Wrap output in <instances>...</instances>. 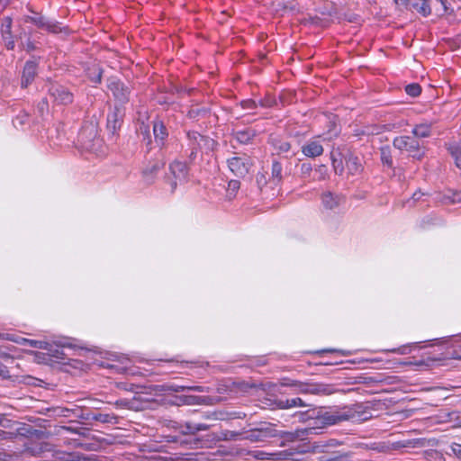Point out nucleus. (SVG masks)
Returning a JSON list of instances; mask_svg holds the SVG:
<instances>
[{
    "mask_svg": "<svg viewBox=\"0 0 461 461\" xmlns=\"http://www.w3.org/2000/svg\"><path fill=\"white\" fill-rule=\"evenodd\" d=\"M187 140H188V149L190 153L188 154V158L190 161H194L199 150L209 152L212 151L218 146V142L213 139L200 134L197 131H192L186 133Z\"/></svg>",
    "mask_w": 461,
    "mask_h": 461,
    "instance_id": "1",
    "label": "nucleus"
},
{
    "mask_svg": "<svg viewBox=\"0 0 461 461\" xmlns=\"http://www.w3.org/2000/svg\"><path fill=\"white\" fill-rule=\"evenodd\" d=\"M77 141L86 150H96L101 144L97 125L92 122H85L78 132Z\"/></svg>",
    "mask_w": 461,
    "mask_h": 461,
    "instance_id": "2",
    "label": "nucleus"
},
{
    "mask_svg": "<svg viewBox=\"0 0 461 461\" xmlns=\"http://www.w3.org/2000/svg\"><path fill=\"white\" fill-rule=\"evenodd\" d=\"M340 442L337 439H329L327 441H314L309 444V451L314 454H327L319 458V461H340L342 455L332 449L339 446Z\"/></svg>",
    "mask_w": 461,
    "mask_h": 461,
    "instance_id": "3",
    "label": "nucleus"
},
{
    "mask_svg": "<svg viewBox=\"0 0 461 461\" xmlns=\"http://www.w3.org/2000/svg\"><path fill=\"white\" fill-rule=\"evenodd\" d=\"M32 15H27L24 18L26 23H32L39 29L45 30L50 33H65L68 34L69 30L66 26H61L59 22L42 15L40 13L32 12Z\"/></svg>",
    "mask_w": 461,
    "mask_h": 461,
    "instance_id": "4",
    "label": "nucleus"
},
{
    "mask_svg": "<svg viewBox=\"0 0 461 461\" xmlns=\"http://www.w3.org/2000/svg\"><path fill=\"white\" fill-rule=\"evenodd\" d=\"M393 145L401 151L409 152L413 158L418 160H420L425 155L420 142L414 136L396 137L393 141Z\"/></svg>",
    "mask_w": 461,
    "mask_h": 461,
    "instance_id": "5",
    "label": "nucleus"
},
{
    "mask_svg": "<svg viewBox=\"0 0 461 461\" xmlns=\"http://www.w3.org/2000/svg\"><path fill=\"white\" fill-rule=\"evenodd\" d=\"M279 436L280 432L276 429V425L261 422L258 427L247 431L242 438L251 442H264L269 438Z\"/></svg>",
    "mask_w": 461,
    "mask_h": 461,
    "instance_id": "6",
    "label": "nucleus"
},
{
    "mask_svg": "<svg viewBox=\"0 0 461 461\" xmlns=\"http://www.w3.org/2000/svg\"><path fill=\"white\" fill-rule=\"evenodd\" d=\"M227 165L234 176L243 178L249 174V169L253 166V162L250 157L243 154L228 158Z\"/></svg>",
    "mask_w": 461,
    "mask_h": 461,
    "instance_id": "7",
    "label": "nucleus"
},
{
    "mask_svg": "<svg viewBox=\"0 0 461 461\" xmlns=\"http://www.w3.org/2000/svg\"><path fill=\"white\" fill-rule=\"evenodd\" d=\"M343 412L346 420H366L372 417L370 407L364 403H357L349 407H344Z\"/></svg>",
    "mask_w": 461,
    "mask_h": 461,
    "instance_id": "8",
    "label": "nucleus"
},
{
    "mask_svg": "<svg viewBox=\"0 0 461 461\" xmlns=\"http://www.w3.org/2000/svg\"><path fill=\"white\" fill-rule=\"evenodd\" d=\"M298 390L303 393L330 395L336 392L332 384L323 383H299Z\"/></svg>",
    "mask_w": 461,
    "mask_h": 461,
    "instance_id": "9",
    "label": "nucleus"
},
{
    "mask_svg": "<svg viewBox=\"0 0 461 461\" xmlns=\"http://www.w3.org/2000/svg\"><path fill=\"white\" fill-rule=\"evenodd\" d=\"M344 420H346L343 409L339 411H330L319 414L314 420V425H316L317 428H320L335 425Z\"/></svg>",
    "mask_w": 461,
    "mask_h": 461,
    "instance_id": "10",
    "label": "nucleus"
},
{
    "mask_svg": "<svg viewBox=\"0 0 461 461\" xmlns=\"http://www.w3.org/2000/svg\"><path fill=\"white\" fill-rule=\"evenodd\" d=\"M108 88L112 91L115 100L119 104H124L129 102L131 89L124 83L111 78L109 79Z\"/></svg>",
    "mask_w": 461,
    "mask_h": 461,
    "instance_id": "11",
    "label": "nucleus"
},
{
    "mask_svg": "<svg viewBox=\"0 0 461 461\" xmlns=\"http://www.w3.org/2000/svg\"><path fill=\"white\" fill-rule=\"evenodd\" d=\"M50 95L53 97L54 102H56L59 104H69L74 100V95L73 93L67 87L53 84L49 88Z\"/></svg>",
    "mask_w": 461,
    "mask_h": 461,
    "instance_id": "12",
    "label": "nucleus"
},
{
    "mask_svg": "<svg viewBox=\"0 0 461 461\" xmlns=\"http://www.w3.org/2000/svg\"><path fill=\"white\" fill-rule=\"evenodd\" d=\"M169 169L175 178V180L172 181L170 184L173 192L177 186V181H185L188 175V167L187 165L184 162L174 161L173 163L170 164Z\"/></svg>",
    "mask_w": 461,
    "mask_h": 461,
    "instance_id": "13",
    "label": "nucleus"
},
{
    "mask_svg": "<svg viewBox=\"0 0 461 461\" xmlns=\"http://www.w3.org/2000/svg\"><path fill=\"white\" fill-rule=\"evenodd\" d=\"M37 74L38 63L34 60H27L22 72L21 86L23 88L28 87L33 82Z\"/></svg>",
    "mask_w": 461,
    "mask_h": 461,
    "instance_id": "14",
    "label": "nucleus"
},
{
    "mask_svg": "<svg viewBox=\"0 0 461 461\" xmlns=\"http://www.w3.org/2000/svg\"><path fill=\"white\" fill-rule=\"evenodd\" d=\"M181 402L188 405H212L221 401V397L212 396H196V395H182L179 397Z\"/></svg>",
    "mask_w": 461,
    "mask_h": 461,
    "instance_id": "15",
    "label": "nucleus"
},
{
    "mask_svg": "<svg viewBox=\"0 0 461 461\" xmlns=\"http://www.w3.org/2000/svg\"><path fill=\"white\" fill-rule=\"evenodd\" d=\"M321 203L325 209L335 210L340 204L345 203V196L330 191H326L321 195Z\"/></svg>",
    "mask_w": 461,
    "mask_h": 461,
    "instance_id": "16",
    "label": "nucleus"
},
{
    "mask_svg": "<svg viewBox=\"0 0 461 461\" xmlns=\"http://www.w3.org/2000/svg\"><path fill=\"white\" fill-rule=\"evenodd\" d=\"M345 163L348 173L351 175L359 174L363 170L358 156L347 148L345 149Z\"/></svg>",
    "mask_w": 461,
    "mask_h": 461,
    "instance_id": "17",
    "label": "nucleus"
},
{
    "mask_svg": "<svg viewBox=\"0 0 461 461\" xmlns=\"http://www.w3.org/2000/svg\"><path fill=\"white\" fill-rule=\"evenodd\" d=\"M409 445H410L409 442H402V441L392 442V443L391 442H377V443L372 444L371 449L375 450L377 452H381V453H388V452H391L392 450H397L402 447H409Z\"/></svg>",
    "mask_w": 461,
    "mask_h": 461,
    "instance_id": "18",
    "label": "nucleus"
},
{
    "mask_svg": "<svg viewBox=\"0 0 461 461\" xmlns=\"http://www.w3.org/2000/svg\"><path fill=\"white\" fill-rule=\"evenodd\" d=\"M164 165L165 163L161 160H157L147 165L142 171V176L145 181L149 184H151L156 175L164 167Z\"/></svg>",
    "mask_w": 461,
    "mask_h": 461,
    "instance_id": "19",
    "label": "nucleus"
},
{
    "mask_svg": "<svg viewBox=\"0 0 461 461\" xmlns=\"http://www.w3.org/2000/svg\"><path fill=\"white\" fill-rule=\"evenodd\" d=\"M2 37L5 41V45L8 50L14 49V40L12 35V19L6 17L2 24L1 29Z\"/></svg>",
    "mask_w": 461,
    "mask_h": 461,
    "instance_id": "20",
    "label": "nucleus"
},
{
    "mask_svg": "<svg viewBox=\"0 0 461 461\" xmlns=\"http://www.w3.org/2000/svg\"><path fill=\"white\" fill-rule=\"evenodd\" d=\"M302 151L307 157L315 158L323 153V147L319 140H313L304 144L302 147Z\"/></svg>",
    "mask_w": 461,
    "mask_h": 461,
    "instance_id": "21",
    "label": "nucleus"
},
{
    "mask_svg": "<svg viewBox=\"0 0 461 461\" xmlns=\"http://www.w3.org/2000/svg\"><path fill=\"white\" fill-rule=\"evenodd\" d=\"M153 133L156 142L162 148L165 144V140L168 136L167 130L163 122L157 121L153 122Z\"/></svg>",
    "mask_w": 461,
    "mask_h": 461,
    "instance_id": "22",
    "label": "nucleus"
},
{
    "mask_svg": "<svg viewBox=\"0 0 461 461\" xmlns=\"http://www.w3.org/2000/svg\"><path fill=\"white\" fill-rule=\"evenodd\" d=\"M345 149H338L331 152V161H332V167L334 168V171L337 175H342L344 172V165L343 162L345 161Z\"/></svg>",
    "mask_w": 461,
    "mask_h": 461,
    "instance_id": "23",
    "label": "nucleus"
},
{
    "mask_svg": "<svg viewBox=\"0 0 461 461\" xmlns=\"http://www.w3.org/2000/svg\"><path fill=\"white\" fill-rule=\"evenodd\" d=\"M231 135L240 144H249L256 136V131L250 128L234 131Z\"/></svg>",
    "mask_w": 461,
    "mask_h": 461,
    "instance_id": "24",
    "label": "nucleus"
},
{
    "mask_svg": "<svg viewBox=\"0 0 461 461\" xmlns=\"http://www.w3.org/2000/svg\"><path fill=\"white\" fill-rule=\"evenodd\" d=\"M86 76L95 84L101 83L103 69L98 64H93L86 68Z\"/></svg>",
    "mask_w": 461,
    "mask_h": 461,
    "instance_id": "25",
    "label": "nucleus"
},
{
    "mask_svg": "<svg viewBox=\"0 0 461 461\" xmlns=\"http://www.w3.org/2000/svg\"><path fill=\"white\" fill-rule=\"evenodd\" d=\"M279 409H290L294 407H305L306 403L299 397L286 400H278L276 402Z\"/></svg>",
    "mask_w": 461,
    "mask_h": 461,
    "instance_id": "26",
    "label": "nucleus"
},
{
    "mask_svg": "<svg viewBox=\"0 0 461 461\" xmlns=\"http://www.w3.org/2000/svg\"><path fill=\"white\" fill-rule=\"evenodd\" d=\"M77 418L82 420V423L92 425L94 422V411L89 409H77L74 411Z\"/></svg>",
    "mask_w": 461,
    "mask_h": 461,
    "instance_id": "27",
    "label": "nucleus"
},
{
    "mask_svg": "<svg viewBox=\"0 0 461 461\" xmlns=\"http://www.w3.org/2000/svg\"><path fill=\"white\" fill-rule=\"evenodd\" d=\"M411 6L423 16H428L431 14L429 0H412Z\"/></svg>",
    "mask_w": 461,
    "mask_h": 461,
    "instance_id": "28",
    "label": "nucleus"
},
{
    "mask_svg": "<svg viewBox=\"0 0 461 461\" xmlns=\"http://www.w3.org/2000/svg\"><path fill=\"white\" fill-rule=\"evenodd\" d=\"M411 132L416 139L427 138V137L430 136L431 125L429 123H420L419 125H416L412 129Z\"/></svg>",
    "mask_w": 461,
    "mask_h": 461,
    "instance_id": "29",
    "label": "nucleus"
},
{
    "mask_svg": "<svg viewBox=\"0 0 461 461\" xmlns=\"http://www.w3.org/2000/svg\"><path fill=\"white\" fill-rule=\"evenodd\" d=\"M119 113L120 109L119 107L115 106L114 111L108 114L107 117V127L109 130H111L113 132L116 131L117 128L120 127V119H119Z\"/></svg>",
    "mask_w": 461,
    "mask_h": 461,
    "instance_id": "30",
    "label": "nucleus"
},
{
    "mask_svg": "<svg viewBox=\"0 0 461 461\" xmlns=\"http://www.w3.org/2000/svg\"><path fill=\"white\" fill-rule=\"evenodd\" d=\"M282 165L276 161L273 160L272 167H271V179L270 182L274 185H277L281 182L282 176Z\"/></svg>",
    "mask_w": 461,
    "mask_h": 461,
    "instance_id": "31",
    "label": "nucleus"
},
{
    "mask_svg": "<svg viewBox=\"0 0 461 461\" xmlns=\"http://www.w3.org/2000/svg\"><path fill=\"white\" fill-rule=\"evenodd\" d=\"M94 421H99L101 423H111L117 424L118 417L113 413H94Z\"/></svg>",
    "mask_w": 461,
    "mask_h": 461,
    "instance_id": "32",
    "label": "nucleus"
},
{
    "mask_svg": "<svg viewBox=\"0 0 461 461\" xmlns=\"http://www.w3.org/2000/svg\"><path fill=\"white\" fill-rule=\"evenodd\" d=\"M380 157L383 165L387 166L390 168L393 167V158L389 146H384L380 149Z\"/></svg>",
    "mask_w": 461,
    "mask_h": 461,
    "instance_id": "33",
    "label": "nucleus"
},
{
    "mask_svg": "<svg viewBox=\"0 0 461 461\" xmlns=\"http://www.w3.org/2000/svg\"><path fill=\"white\" fill-rule=\"evenodd\" d=\"M20 40L22 41L21 45L27 52H31L37 49L35 43L31 40V36H27L25 32H21L19 35Z\"/></svg>",
    "mask_w": 461,
    "mask_h": 461,
    "instance_id": "34",
    "label": "nucleus"
},
{
    "mask_svg": "<svg viewBox=\"0 0 461 461\" xmlns=\"http://www.w3.org/2000/svg\"><path fill=\"white\" fill-rule=\"evenodd\" d=\"M30 346L32 348L44 349V350H50V343L47 341L42 340H34V339H29L25 338V341H23V346Z\"/></svg>",
    "mask_w": 461,
    "mask_h": 461,
    "instance_id": "35",
    "label": "nucleus"
},
{
    "mask_svg": "<svg viewBox=\"0 0 461 461\" xmlns=\"http://www.w3.org/2000/svg\"><path fill=\"white\" fill-rule=\"evenodd\" d=\"M209 113V110L205 107L193 106L187 113V116L191 119H196L199 117H204Z\"/></svg>",
    "mask_w": 461,
    "mask_h": 461,
    "instance_id": "36",
    "label": "nucleus"
},
{
    "mask_svg": "<svg viewBox=\"0 0 461 461\" xmlns=\"http://www.w3.org/2000/svg\"><path fill=\"white\" fill-rule=\"evenodd\" d=\"M136 401H142V399L140 398V396L134 397L132 400L120 399V400H117L114 402V404H115V406H117L119 408H125V409L132 410L135 408L134 403Z\"/></svg>",
    "mask_w": 461,
    "mask_h": 461,
    "instance_id": "37",
    "label": "nucleus"
},
{
    "mask_svg": "<svg viewBox=\"0 0 461 461\" xmlns=\"http://www.w3.org/2000/svg\"><path fill=\"white\" fill-rule=\"evenodd\" d=\"M231 386L235 389H237L240 392L247 393L249 389L256 388L257 385L255 384H249L245 381H240V382H232Z\"/></svg>",
    "mask_w": 461,
    "mask_h": 461,
    "instance_id": "38",
    "label": "nucleus"
},
{
    "mask_svg": "<svg viewBox=\"0 0 461 461\" xmlns=\"http://www.w3.org/2000/svg\"><path fill=\"white\" fill-rule=\"evenodd\" d=\"M137 132L140 136H142L143 140H147V145L151 143L150 134H149V127L146 125L144 122L140 124V127L137 129Z\"/></svg>",
    "mask_w": 461,
    "mask_h": 461,
    "instance_id": "39",
    "label": "nucleus"
},
{
    "mask_svg": "<svg viewBox=\"0 0 461 461\" xmlns=\"http://www.w3.org/2000/svg\"><path fill=\"white\" fill-rule=\"evenodd\" d=\"M442 222H443V221L440 218L434 216V215H428L421 220L420 225H421V227L426 228L428 226L437 225V224H440Z\"/></svg>",
    "mask_w": 461,
    "mask_h": 461,
    "instance_id": "40",
    "label": "nucleus"
},
{
    "mask_svg": "<svg viewBox=\"0 0 461 461\" xmlns=\"http://www.w3.org/2000/svg\"><path fill=\"white\" fill-rule=\"evenodd\" d=\"M448 150L455 159L456 166L461 169V148L458 146H451Z\"/></svg>",
    "mask_w": 461,
    "mask_h": 461,
    "instance_id": "41",
    "label": "nucleus"
},
{
    "mask_svg": "<svg viewBox=\"0 0 461 461\" xmlns=\"http://www.w3.org/2000/svg\"><path fill=\"white\" fill-rule=\"evenodd\" d=\"M18 424L20 426L16 429L15 431H14V433H17V436L30 438L32 436V426L24 424V423H23V424L18 423Z\"/></svg>",
    "mask_w": 461,
    "mask_h": 461,
    "instance_id": "42",
    "label": "nucleus"
},
{
    "mask_svg": "<svg viewBox=\"0 0 461 461\" xmlns=\"http://www.w3.org/2000/svg\"><path fill=\"white\" fill-rule=\"evenodd\" d=\"M0 339L15 342L19 345H23V341H25V338L12 333H0Z\"/></svg>",
    "mask_w": 461,
    "mask_h": 461,
    "instance_id": "43",
    "label": "nucleus"
},
{
    "mask_svg": "<svg viewBox=\"0 0 461 461\" xmlns=\"http://www.w3.org/2000/svg\"><path fill=\"white\" fill-rule=\"evenodd\" d=\"M50 355L59 359H65V353L59 345H53L50 343V350H47Z\"/></svg>",
    "mask_w": 461,
    "mask_h": 461,
    "instance_id": "44",
    "label": "nucleus"
},
{
    "mask_svg": "<svg viewBox=\"0 0 461 461\" xmlns=\"http://www.w3.org/2000/svg\"><path fill=\"white\" fill-rule=\"evenodd\" d=\"M405 92L409 95H411L412 97H416L420 95L421 87L419 84H416V83L410 84L405 86Z\"/></svg>",
    "mask_w": 461,
    "mask_h": 461,
    "instance_id": "45",
    "label": "nucleus"
},
{
    "mask_svg": "<svg viewBox=\"0 0 461 461\" xmlns=\"http://www.w3.org/2000/svg\"><path fill=\"white\" fill-rule=\"evenodd\" d=\"M182 433L185 435H194L195 434V422L185 421L181 425Z\"/></svg>",
    "mask_w": 461,
    "mask_h": 461,
    "instance_id": "46",
    "label": "nucleus"
},
{
    "mask_svg": "<svg viewBox=\"0 0 461 461\" xmlns=\"http://www.w3.org/2000/svg\"><path fill=\"white\" fill-rule=\"evenodd\" d=\"M54 456L59 461H74V454L72 453L57 451Z\"/></svg>",
    "mask_w": 461,
    "mask_h": 461,
    "instance_id": "47",
    "label": "nucleus"
},
{
    "mask_svg": "<svg viewBox=\"0 0 461 461\" xmlns=\"http://www.w3.org/2000/svg\"><path fill=\"white\" fill-rule=\"evenodd\" d=\"M29 116L26 113L17 115L14 120L13 123L14 127L23 126L28 122Z\"/></svg>",
    "mask_w": 461,
    "mask_h": 461,
    "instance_id": "48",
    "label": "nucleus"
},
{
    "mask_svg": "<svg viewBox=\"0 0 461 461\" xmlns=\"http://www.w3.org/2000/svg\"><path fill=\"white\" fill-rule=\"evenodd\" d=\"M240 106L245 110H254L258 107V104L252 99H247L240 102Z\"/></svg>",
    "mask_w": 461,
    "mask_h": 461,
    "instance_id": "49",
    "label": "nucleus"
},
{
    "mask_svg": "<svg viewBox=\"0 0 461 461\" xmlns=\"http://www.w3.org/2000/svg\"><path fill=\"white\" fill-rule=\"evenodd\" d=\"M240 187V182L239 180H230L228 184V192L230 194H234Z\"/></svg>",
    "mask_w": 461,
    "mask_h": 461,
    "instance_id": "50",
    "label": "nucleus"
},
{
    "mask_svg": "<svg viewBox=\"0 0 461 461\" xmlns=\"http://www.w3.org/2000/svg\"><path fill=\"white\" fill-rule=\"evenodd\" d=\"M1 420L0 426L5 429H12L14 425L18 424V422L8 419L5 414L3 415V419Z\"/></svg>",
    "mask_w": 461,
    "mask_h": 461,
    "instance_id": "51",
    "label": "nucleus"
},
{
    "mask_svg": "<svg viewBox=\"0 0 461 461\" xmlns=\"http://www.w3.org/2000/svg\"><path fill=\"white\" fill-rule=\"evenodd\" d=\"M16 437L17 433H14V431L0 429V439H14Z\"/></svg>",
    "mask_w": 461,
    "mask_h": 461,
    "instance_id": "52",
    "label": "nucleus"
},
{
    "mask_svg": "<svg viewBox=\"0 0 461 461\" xmlns=\"http://www.w3.org/2000/svg\"><path fill=\"white\" fill-rule=\"evenodd\" d=\"M458 194H454L452 196H449V195H445L443 197V200L442 202L444 203H457V202H460L461 199L460 198H456Z\"/></svg>",
    "mask_w": 461,
    "mask_h": 461,
    "instance_id": "53",
    "label": "nucleus"
},
{
    "mask_svg": "<svg viewBox=\"0 0 461 461\" xmlns=\"http://www.w3.org/2000/svg\"><path fill=\"white\" fill-rule=\"evenodd\" d=\"M187 391L197 392V393H209L210 387H204L200 385L187 386Z\"/></svg>",
    "mask_w": 461,
    "mask_h": 461,
    "instance_id": "54",
    "label": "nucleus"
},
{
    "mask_svg": "<svg viewBox=\"0 0 461 461\" xmlns=\"http://www.w3.org/2000/svg\"><path fill=\"white\" fill-rule=\"evenodd\" d=\"M30 438H35L38 439L46 438V432L41 429H36L32 427V436Z\"/></svg>",
    "mask_w": 461,
    "mask_h": 461,
    "instance_id": "55",
    "label": "nucleus"
},
{
    "mask_svg": "<svg viewBox=\"0 0 461 461\" xmlns=\"http://www.w3.org/2000/svg\"><path fill=\"white\" fill-rule=\"evenodd\" d=\"M451 448V451L453 452V454L458 457L459 459H461V444H457V443H453L450 447Z\"/></svg>",
    "mask_w": 461,
    "mask_h": 461,
    "instance_id": "56",
    "label": "nucleus"
},
{
    "mask_svg": "<svg viewBox=\"0 0 461 461\" xmlns=\"http://www.w3.org/2000/svg\"><path fill=\"white\" fill-rule=\"evenodd\" d=\"M312 167L310 163H303L301 166V173L303 176H309L312 172Z\"/></svg>",
    "mask_w": 461,
    "mask_h": 461,
    "instance_id": "57",
    "label": "nucleus"
},
{
    "mask_svg": "<svg viewBox=\"0 0 461 461\" xmlns=\"http://www.w3.org/2000/svg\"><path fill=\"white\" fill-rule=\"evenodd\" d=\"M0 377H2L4 379L11 377L8 368L1 363H0Z\"/></svg>",
    "mask_w": 461,
    "mask_h": 461,
    "instance_id": "58",
    "label": "nucleus"
},
{
    "mask_svg": "<svg viewBox=\"0 0 461 461\" xmlns=\"http://www.w3.org/2000/svg\"><path fill=\"white\" fill-rule=\"evenodd\" d=\"M167 390L175 393L185 392L187 391V385H169L167 386Z\"/></svg>",
    "mask_w": 461,
    "mask_h": 461,
    "instance_id": "59",
    "label": "nucleus"
},
{
    "mask_svg": "<svg viewBox=\"0 0 461 461\" xmlns=\"http://www.w3.org/2000/svg\"><path fill=\"white\" fill-rule=\"evenodd\" d=\"M38 110L41 114H43L44 112L48 110V102L45 99H42L38 104Z\"/></svg>",
    "mask_w": 461,
    "mask_h": 461,
    "instance_id": "60",
    "label": "nucleus"
},
{
    "mask_svg": "<svg viewBox=\"0 0 461 461\" xmlns=\"http://www.w3.org/2000/svg\"><path fill=\"white\" fill-rule=\"evenodd\" d=\"M299 383H300L299 381L289 380L287 378H285V379H283V382L281 383V384L284 385V386H296V387H298V384Z\"/></svg>",
    "mask_w": 461,
    "mask_h": 461,
    "instance_id": "61",
    "label": "nucleus"
},
{
    "mask_svg": "<svg viewBox=\"0 0 461 461\" xmlns=\"http://www.w3.org/2000/svg\"><path fill=\"white\" fill-rule=\"evenodd\" d=\"M390 351L404 355V354H408L409 353V347L408 346H403V347H401V348H398L391 349Z\"/></svg>",
    "mask_w": 461,
    "mask_h": 461,
    "instance_id": "62",
    "label": "nucleus"
},
{
    "mask_svg": "<svg viewBox=\"0 0 461 461\" xmlns=\"http://www.w3.org/2000/svg\"><path fill=\"white\" fill-rule=\"evenodd\" d=\"M291 149V145L289 142H282L278 147V150L281 152H288Z\"/></svg>",
    "mask_w": 461,
    "mask_h": 461,
    "instance_id": "63",
    "label": "nucleus"
},
{
    "mask_svg": "<svg viewBox=\"0 0 461 461\" xmlns=\"http://www.w3.org/2000/svg\"><path fill=\"white\" fill-rule=\"evenodd\" d=\"M209 425L204 423H195V433L202 430H207L209 429Z\"/></svg>",
    "mask_w": 461,
    "mask_h": 461,
    "instance_id": "64",
    "label": "nucleus"
}]
</instances>
